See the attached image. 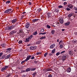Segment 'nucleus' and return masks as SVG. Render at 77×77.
Returning a JSON list of instances; mask_svg holds the SVG:
<instances>
[{
    "label": "nucleus",
    "instance_id": "f257e3e1",
    "mask_svg": "<svg viewBox=\"0 0 77 77\" xmlns=\"http://www.w3.org/2000/svg\"><path fill=\"white\" fill-rule=\"evenodd\" d=\"M32 38H33V35H31L28 38H26L25 42H29V40H30Z\"/></svg>",
    "mask_w": 77,
    "mask_h": 77
},
{
    "label": "nucleus",
    "instance_id": "f03ea898",
    "mask_svg": "<svg viewBox=\"0 0 77 77\" xmlns=\"http://www.w3.org/2000/svg\"><path fill=\"white\" fill-rule=\"evenodd\" d=\"M66 57H67V55L66 54H64L62 56L61 60H62L63 61H65V60H66Z\"/></svg>",
    "mask_w": 77,
    "mask_h": 77
},
{
    "label": "nucleus",
    "instance_id": "7ed1b4c3",
    "mask_svg": "<svg viewBox=\"0 0 77 77\" xmlns=\"http://www.w3.org/2000/svg\"><path fill=\"white\" fill-rule=\"evenodd\" d=\"M15 25H13L10 26L8 27V30H9L10 31H11V30H12L13 29L15 28Z\"/></svg>",
    "mask_w": 77,
    "mask_h": 77
},
{
    "label": "nucleus",
    "instance_id": "20e7f679",
    "mask_svg": "<svg viewBox=\"0 0 77 77\" xmlns=\"http://www.w3.org/2000/svg\"><path fill=\"white\" fill-rule=\"evenodd\" d=\"M8 68V66H5L4 67L2 68L1 69L2 71H5V70H6L7 68Z\"/></svg>",
    "mask_w": 77,
    "mask_h": 77
},
{
    "label": "nucleus",
    "instance_id": "39448f33",
    "mask_svg": "<svg viewBox=\"0 0 77 77\" xmlns=\"http://www.w3.org/2000/svg\"><path fill=\"white\" fill-rule=\"evenodd\" d=\"M37 48V47L36 46H31L30 47V49L31 50H36Z\"/></svg>",
    "mask_w": 77,
    "mask_h": 77
},
{
    "label": "nucleus",
    "instance_id": "423d86ee",
    "mask_svg": "<svg viewBox=\"0 0 77 77\" xmlns=\"http://www.w3.org/2000/svg\"><path fill=\"white\" fill-rule=\"evenodd\" d=\"M38 20H39V19H33L32 20L31 22L32 23H35L38 22Z\"/></svg>",
    "mask_w": 77,
    "mask_h": 77
},
{
    "label": "nucleus",
    "instance_id": "0eeeda50",
    "mask_svg": "<svg viewBox=\"0 0 77 77\" xmlns=\"http://www.w3.org/2000/svg\"><path fill=\"white\" fill-rule=\"evenodd\" d=\"M17 19L16 18L15 19H14L13 20H11V22L13 24H15V23L17 21Z\"/></svg>",
    "mask_w": 77,
    "mask_h": 77
},
{
    "label": "nucleus",
    "instance_id": "6e6552de",
    "mask_svg": "<svg viewBox=\"0 0 77 77\" xmlns=\"http://www.w3.org/2000/svg\"><path fill=\"white\" fill-rule=\"evenodd\" d=\"M59 21L60 23L61 24H63L64 22L63 19V18L62 17L60 18Z\"/></svg>",
    "mask_w": 77,
    "mask_h": 77
},
{
    "label": "nucleus",
    "instance_id": "1a4fd4ad",
    "mask_svg": "<svg viewBox=\"0 0 77 77\" xmlns=\"http://www.w3.org/2000/svg\"><path fill=\"white\" fill-rule=\"evenodd\" d=\"M12 50V48H8L5 49L6 51V53H10V50Z\"/></svg>",
    "mask_w": 77,
    "mask_h": 77
},
{
    "label": "nucleus",
    "instance_id": "9d476101",
    "mask_svg": "<svg viewBox=\"0 0 77 77\" xmlns=\"http://www.w3.org/2000/svg\"><path fill=\"white\" fill-rule=\"evenodd\" d=\"M12 11V9H9L7 10H6L5 11H4V13L5 14H6V13H8V12H10V11Z\"/></svg>",
    "mask_w": 77,
    "mask_h": 77
},
{
    "label": "nucleus",
    "instance_id": "9b49d317",
    "mask_svg": "<svg viewBox=\"0 0 77 77\" xmlns=\"http://www.w3.org/2000/svg\"><path fill=\"white\" fill-rule=\"evenodd\" d=\"M17 33V31L15 30H13L10 32V34L11 35H14V33Z\"/></svg>",
    "mask_w": 77,
    "mask_h": 77
},
{
    "label": "nucleus",
    "instance_id": "f8f14e48",
    "mask_svg": "<svg viewBox=\"0 0 77 77\" xmlns=\"http://www.w3.org/2000/svg\"><path fill=\"white\" fill-rule=\"evenodd\" d=\"M30 26V24L28 23H26L25 25L26 28V29H28L29 27Z\"/></svg>",
    "mask_w": 77,
    "mask_h": 77
},
{
    "label": "nucleus",
    "instance_id": "ddd939ff",
    "mask_svg": "<svg viewBox=\"0 0 77 77\" xmlns=\"http://www.w3.org/2000/svg\"><path fill=\"white\" fill-rule=\"evenodd\" d=\"M31 57V56L30 55H29L27 56V57L25 60L26 61V62H27L28 60H29V59H30V58Z\"/></svg>",
    "mask_w": 77,
    "mask_h": 77
},
{
    "label": "nucleus",
    "instance_id": "4468645a",
    "mask_svg": "<svg viewBox=\"0 0 77 77\" xmlns=\"http://www.w3.org/2000/svg\"><path fill=\"white\" fill-rule=\"evenodd\" d=\"M73 5H72V4H69L68 5V7L69 8H70V9H72V8H73Z\"/></svg>",
    "mask_w": 77,
    "mask_h": 77
},
{
    "label": "nucleus",
    "instance_id": "2eb2a0df",
    "mask_svg": "<svg viewBox=\"0 0 77 77\" xmlns=\"http://www.w3.org/2000/svg\"><path fill=\"white\" fill-rule=\"evenodd\" d=\"M47 76V77H52L53 76L51 74H50L49 73H46Z\"/></svg>",
    "mask_w": 77,
    "mask_h": 77
},
{
    "label": "nucleus",
    "instance_id": "dca6fc26",
    "mask_svg": "<svg viewBox=\"0 0 77 77\" xmlns=\"http://www.w3.org/2000/svg\"><path fill=\"white\" fill-rule=\"evenodd\" d=\"M71 71V69L70 67L68 68L67 69V72H70Z\"/></svg>",
    "mask_w": 77,
    "mask_h": 77
},
{
    "label": "nucleus",
    "instance_id": "f3484780",
    "mask_svg": "<svg viewBox=\"0 0 77 77\" xmlns=\"http://www.w3.org/2000/svg\"><path fill=\"white\" fill-rule=\"evenodd\" d=\"M70 24V22H68L64 23L65 26H69Z\"/></svg>",
    "mask_w": 77,
    "mask_h": 77
},
{
    "label": "nucleus",
    "instance_id": "a211bd4d",
    "mask_svg": "<svg viewBox=\"0 0 77 77\" xmlns=\"http://www.w3.org/2000/svg\"><path fill=\"white\" fill-rule=\"evenodd\" d=\"M48 18H50L51 17V13L49 12L48 13Z\"/></svg>",
    "mask_w": 77,
    "mask_h": 77
},
{
    "label": "nucleus",
    "instance_id": "6ab92c4d",
    "mask_svg": "<svg viewBox=\"0 0 77 77\" xmlns=\"http://www.w3.org/2000/svg\"><path fill=\"white\" fill-rule=\"evenodd\" d=\"M41 42V40H38L36 42V44L37 45L39 44Z\"/></svg>",
    "mask_w": 77,
    "mask_h": 77
},
{
    "label": "nucleus",
    "instance_id": "aec40b11",
    "mask_svg": "<svg viewBox=\"0 0 77 77\" xmlns=\"http://www.w3.org/2000/svg\"><path fill=\"white\" fill-rule=\"evenodd\" d=\"M10 3H11V0H8L6 2V5H9Z\"/></svg>",
    "mask_w": 77,
    "mask_h": 77
},
{
    "label": "nucleus",
    "instance_id": "412c9836",
    "mask_svg": "<svg viewBox=\"0 0 77 77\" xmlns=\"http://www.w3.org/2000/svg\"><path fill=\"white\" fill-rule=\"evenodd\" d=\"M54 33H55V30L54 29H52L51 31V33L52 35H54Z\"/></svg>",
    "mask_w": 77,
    "mask_h": 77
},
{
    "label": "nucleus",
    "instance_id": "4be33fe9",
    "mask_svg": "<svg viewBox=\"0 0 77 77\" xmlns=\"http://www.w3.org/2000/svg\"><path fill=\"white\" fill-rule=\"evenodd\" d=\"M55 47V45L54 44H52L51 46H50V48H54Z\"/></svg>",
    "mask_w": 77,
    "mask_h": 77
},
{
    "label": "nucleus",
    "instance_id": "5701e85b",
    "mask_svg": "<svg viewBox=\"0 0 77 77\" xmlns=\"http://www.w3.org/2000/svg\"><path fill=\"white\" fill-rule=\"evenodd\" d=\"M32 75H33V77H35V76H36V75H37V73H36V72H34L33 74H32Z\"/></svg>",
    "mask_w": 77,
    "mask_h": 77
},
{
    "label": "nucleus",
    "instance_id": "b1692460",
    "mask_svg": "<svg viewBox=\"0 0 77 77\" xmlns=\"http://www.w3.org/2000/svg\"><path fill=\"white\" fill-rule=\"evenodd\" d=\"M10 56L11 55H10V54L8 55L5 57V59H9V58L10 57Z\"/></svg>",
    "mask_w": 77,
    "mask_h": 77
},
{
    "label": "nucleus",
    "instance_id": "393cba45",
    "mask_svg": "<svg viewBox=\"0 0 77 77\" xmlns=\"http://www.w3.org/2000/svg\"><path fill=\"white\" fill-rule=\"evenodd\" d=\"M47 71H52V69L48 68L46 69Z\"/></svg>",
    "mask_w": 77,
    "mask_h": 77
},
{
    "label": "nucleus",
    "instance_id": "a878e982",
    "mask_svg": "<svg viewBox=\"0 0 77 77\" xmlns=\"http://www.w3.org/2000/svg\"><path fill=\"white\" fill-rule=\"evenodd\" d=\"M38 34V32H37V31H35L33 33V35H36Z\"/></svg>",
    "mask_w": 77,
    "mask_h": 77
},
{
    "label": "nucleus",
    "instance_id": "bb28decb",
    "mask_svg": "<svg viewBox=\"0 0 77 77\" xmlns=\"http://www.w3.org/2000/svg\"><path fill=\"white\" fill-rule=\"evenodd\" d=\"M72 15H73V14H72V13H70V14H69L68 15V17H69V18H70V17H71L72 16Z\"/></svg>",
    "mask_w": 77,
    "mask_h": 77
},
{
    "label": "nucleus",
    "instance_id": "cd10ccee",
    "mask_svg": "<svg viewBox=\"0 0 77 77\" xmlns=\"http://www.w3.org/2000/svg\"><path fill=\"white\" fill-rule=\"evenodd\" d=\"M1 46L3 48H5V46H6V45L5 43L2 44L1 45Z\"/></svg>",
    "mask_w": 77,
    "mask_h": 77
},
{
    "label": "nucleus",
    "instance_id": "c85d7f7f",
    "mask_svg": "<svg viewBox=\"0 0 77 77\" xmlns=\"http://www.w3.org/2000/svg\"><path fill=\"white\" fill-rule=\"evenodd\" d=\"M30 70H31L30 68H29L27 69H26V71L27 72H28V71H30Z\"/></svg>",
    "mask_w": 77,
    "mask_h": 77
},
{
    "label": "nucleus",
    "instance_id": "c756f323",
    "mask_svg": "<svg viewBox=\"0 0 77 77\" xmlns=\"http://www.w3.org/2000/svg\"><path fill=\"white\" fill-rule=\"evenodd\" d=\"M46 38V36H42L40 38V39L42 40V39H45Z\"/></svg>",
    "mask_w": 77,
    "mask_h": 77
},
{
    "label": "nucleus",
    "instance_id": "7c9ffc66",
    "mask_svg": "<svg viewBox=\"0 0 77 77\" xmlns=\"http://www.w3.org/2000/svg\"><path fill=\"white\" fill-rule=\"evenodd\" d=\"M63 43V41L61 40L59 42V45H60L61 44H62Z\"/></svg>",
    "mask_w": 77,
    "mask_h": 77
},
{
    "label": "nucleus",
    "instance_id": "2f4dec72",
    "mask_svg": "<svg viewBox=\"0 0 77 77\" xmlns=\"http://www.w3.org/2000/svg\"><path fill=\"white\" fill-rule=\"evenodd\" d=\"M56 51V49H54L52 51V53L53 54H54L55 53V51Z\"/></svg>",
    "mask_w": 77,
    "mask_h": 77
},
{
    "label": "nucleus",
    "instance_id": "473e14b6",
    "mask_svg": "<svg viewBox=\"0 0 77 77\" xmlns=\"http://www.w3.org/2000/svg\"><path fill=\"white\" fill-rule=\"evenodd\" d=\"M46 27L48 29H50L51 28V26H50L48 24L47 25Z\"/></svg>",
    "mask_w": 77,
    "mask_h": 77
},
{
    "label": "nucleus",
    "instance_id": "72a5a7b5",
    "mask_svg": "<svg viewBox=\"0 0 77 77\" xmlns=\"http://www.w3.org/2000/svg\"><path fill=\"white\" fill-rule=\"evenodd\" d=\"M72 43H73V44H75L76 42H77V40H73L72 41Z\"/></svg>",
    "mask_w": 77,
    "mask_h": 77
},
{
    "label": "nucleus",
    "instance_id": "f704fd0d",
    "mask_svg": "<svg viewBox=\"0 0 77 77\" xmlns=\"http://www.w3.org/2000/svg\"><path fill=\"white\" fill-rule=\"evenodd\" d=\"M72 51H69V55H72Z\"/></svg>",
    "mask_w": 77,
    "mask_h": 77
},
{
    "label": "nucleus",
    "instance_id": "c9c22d12",
    "mask_svg": "<svg viewBox=\"0 0 77 77\" xmlns=\"http://www.w3.org/2000/svg\"><path fill=\"white\" fill-rule=\"evenodd\" d=\"M40 31L41 33H42V32H44V29H41Z\"/></svg>",
    "mask_w": 77,
    "mask_h": 77
},
{
    "label": "nucleus",
    "instance_id": "e433bc0d",
    "mask_svg": "<svg viewBox=\"0 0 77 77\" xmlns=\"http://www.w3.org/2000/svg\"><path fill=\"white\" fill-rule=\"evenodd\" d=\"M60 48L61 49L63 48V45L62 44L60 45Z\"/></svg>",
    "mask_w": 77,
    "mask_h": 77
},
{
    "label": "nucleus",
    "instance_id": "4c0bfd02",
    "mask_svg": "<svg viewBox=\"0 0 77 77\" xmlns=\"http://www.w3.org/2000/svg\"><path fill=\"white\" fill-rule=\"evenodd\" d=\"M25 62H27L26 60L22 61L21 62V64H23V63H24Z\"/></svg>",
    "mask_w": 77,
    "mask_h": 77
},
{
    "label": "nucleus",
    "instance_id": "58836bf2",
    "mask_svg": "<svg viewBox=\"0 0 77 77\" xmlns=\"http://www.w3.org/2000/svg\"><path fill=\"white\" fill-rule=\"evenodd\" d=\"M19 31V33H23V30L22 29H20Z\"/></svg>",
    "mask_w": 77,
    "mask_h": 77
},
{
    "label": "nucleus",
    "instance_id": "ea45409f",
    "mask_svg": "<svg viewBox=\"0 0 77 77\" xmlns=\"http://www.w3.org/2000/svg\"><path fill=\"white\" fill-rule=\"evenodd\" d=\"M35 69H36V68H32L31 69V70L32 71H35Z\"/></svg>",
    "mask_w": 77,
    "mask_h": 77
},
{
    "label": "nucleus",
    "instance_id": "a19ab883",
    "mask_svg": "<svg viewBox=\"0 0 77 77\" xmlns=\"http://www.w3.org/2000/svg\"><path fill=\"white\" fill-rule=\"evenodd\" d=\"M73 9L75 11H77V7H75Z\"/></svg>",
    "mask_w": 77,
    "mask_h": 77
},
{
    "label": "nucleus",
    "instance_id": "79ce46f5",
    "mask_svg": "<svg viewBox=\"0 0 77 77\" xmlns=\"http://www.w3.org/2000/svg\"><path fill=\"white\" fill-rule=\"evenodd\" d=\"M5 57V55H3L2 56L1 59H4Z\"/></svg>",
    "mask_w": 77,
    "mask_h": 77
},
{
    "label": "nucleus",
    "instance_id": "37998d69",
    "mask_svg": "<svg viewBox=\"0 0 77 77\" xmlns=\"http://www.w3.org/2000/svg\"><path fill=\"white\" fill-rule=\"evenodd\" d=\"M22 42L23 41H22V40H20L19 42V44H22Z\"/></svg>",
    "mask_w": 77,
    "mask_h": 77
},
{
    "label": "nucleus",
    "instance_id": "c03bdc74",
    "mask_svg": "<svg viewBox=\"0 0 77 77\" xmlns=\"http://www.w3.org/2000/svg\"><path fill=\"white\" fill-rule=\"evenodd\" d=\"M66 11H70L71 9H70V8H69L68 7L66 8Z\"/></svg>",
    "mask_w": 77,
    "mask_h": 77
},
{
    "label": "nucleus",
    "instance_id": "a18cd8bd",
    "mask_svg": "<svg viewBox=\"0 0 77 77\" xmlns=\"http://www.w3.org/2000/svg\"><path fill=\"white\" fill-rule=\"evenodd\" d=\"M47 54H48V53H47V52L45 53L44 55V57H46V56H47Z\"/></svg>",
    "mask_w": 77,
    "mask_h": 77
},
{
    "label": "nucleus",
    "instance_id": "49530a36",
    "mask_svg": "<svg viewBox=\"0 0 77 77\" xmlns=\"http://www.w3.org/2000/svg\"><path fill=\"white\" fill-rule=\"evenodd\" d=\"M63 6L62 5H59L58 6V8H62Z\"/></svg>",
    "mask_w": 77,
    "mask_h": 77
},
{
    "label": "nucleus",
    "instance_id": "de8ad7c7",
    "mask_svg": "<svg viewBox=\"0 0 77 77\" xmlns=\"http://www.w3.org/2000/svg\"><path fill=\"white\" fill-rule=\"evenodd\" d=\"M41 54V52H37L36 54L37 55H40Z\"/></svg>",
    "mask_w": 77,
    "mask_h": 77
},
{
    "label": "nucleus",
    "instance_id": "09e8293b",
    "mask_svg": "<svg viewBox=\"0 0 77 77\" xmlns=\"http://www.w3.org/2000/svg\"><path fill=\"white\" fill-rule=\"evenodd\" d=\"M3 54V53L2 52H1L0 53V57H1L2 56Z\"/></svg>",
    "mask_w": 77,
    "mask_h": 77
},
{
    "label": "nucleus",
    "instance_id": "8fccbe9b",
    "mask_svg": "<svg viewBox=\"0 0 77 77\" xmlns=\"http://www.w3.org/2000/svg\"><path fill=\"white\" fill-rule=\"evenodd\" d=\"M59 54H60V52H58L56 54L57 56H58V55H59Z\"/></svg>",
    "mask_w": 77,
    "mask_h": 77
},
{
    "label": "nucleus",
    "instance_id": "3c124183",
    "mask_svg": "<svg viewBox=\"0 0 77 77\" xmlns=\"http://www.w3.org/2000/svg\"><path fill=\"white\" fill-rule=\"evenodd\" d=\"M7 76L8 77H10V76H11V74H8Z\"/></svg>",
    "mask_w": 77,
    "mask_h": 77
},
{
    "label": "nucleus",
    "instance_id": "603ef678",
    "mask_svg": "<svg viewBox=\"0 0 77 77\" xmlns=\"http://www.w3.org/2000/svg\"><path fill=\"white\" fill-rule=\"evenodd\" d=\"M56 25H57V26H59V23L57 22V24H56Z\"/></svg>",
    "mask_w": 77,
    "mask_h": 77
},
{
    "label": "nucleus",
    "instance_id": "864d4df0",
    "mask_svg": "<svg viewBox=\"0 0 77 77\" xmlns=\"http://www.w3.org/2000/svg\"><path fill=\"white\" fill-rule=\"evenodd\" d=\"M65 53V51H63L61 52V54H62V53Z\"/></svg>",
    "mask_w": 77,
    "mask_h": 77
},
{
    "label": "nucleus",
    "instance_id": "5fc2aeb1",
    "mask_svg": "<svg viewBox=\"0 0 77 77\" xmlns=\"http://www.w3.org/2000/svg\"><path fill=\"white\" fill-rule=\"evenodd\" d=\"M35 59V57L34 56H33L31 58V59Z\"/></svg>",
    "mask_w": 77,
    "mask_h": 77
},
{
    "label": "nucleus",
    "instance_id": "6e6d98bb",
    "mask_svg": "<svg viewBox=\"0 0 77 77\" xmlns=\"http://www.w3.org/2000/svg\"><path fill=\"white\" fill-rule=\"evenodd\" d=\"M46 33H47L46 32H44L43 33H42L43 35H45V34H46Z\"/></svg>",
    "mask_w": 77,
    "mask_h": 77
},
{
    "label": "nucleus",
    "instance_id": "4d7b16f0",
    "mask_svg": "<svg viewBox=\"0 0 77 77\" xmlns=\"http://www.w3.org/2000/svg\"><path fill=\"white\" fill-rule=\"evenodd\" d=\"M67 4V3H66V2H65L64 3V5H66Z\"/></svg>",
    "mask_w": 77,
    "mask_h": 77
},
{
    "label": "nucleus",
    "instance_id": "13d9d810",
    "mask_svg": "<svg viewBox=\"0 0 77 77\" xmlns=\"http://www.w3.org/2000/svg\"><path fill=\"white\" fill-rule=\"evenodd\" d=\"M29 5H32V3L30 2H29Z\"/></svg>",
    "mask_w": 77,
    "mask_h": 77
},
{
    "label": "nucleus",
    "instance_id": "bf43d9fd",
    "mask_svg": "<svg viewBox=\"0 0 77 77\" xmlns=\"http://www.w3.org/2000/svg\"><path fill=\"white\" fill-rule=\"evenodd\" d=\"M23 15L25 14H26V12H23Z\"/></svg>",
    "mask_w": 77,
    "mask_h": 77
},
{
    "label": "nucleus",
    "instance_id": "052dcab7",
    "mask_svg": "<svg viewBox=\"0 0 77 77\" xmlns=\"http://www.w3.org/2000/svg\"><path fill=\"white\" fill-rule=\"evenodd\" d=\"M62 32H63V31H65V29H62Z\"/></svg>",
    "mask_w": 77,
    "mask_h": 77
},
{
    "label": "nucleus",
    "instance_id": "680f3d73",
    "mask_svg": "<svg viewBox=\"0 0 77 77\" xmlns=\"http://www.w3.org/2000/svg\"><path fill=\"white\" fill-rule=\"evenodd\" d=\"M75 35L76 36H77V32H76L75 33Z\"/></svg>",
    "mask_w": 77,
    "mask_h": 77
},
{
    "label": "nucleus",
    "instance_id": "e2e57ef3",
    "mask_svg": "<svg viewBox=\"0 0 77 77\" xmlns=\"http://www.w3.org/2000/svg\"><path fill=\"white\" fill-rule=\"evenodd\" d=\"M24 15H22L21 16V18H24Z\"/></svg>",
    "mask_w": 77,
    "mask_h": 77
},
{
    "label": "nucleus",
    "instance_id": "0e129e2a",
    "mask_svg": "<svg viewBox=\"0 0 77 77\" xmlns=\"http://www.w3.org/2000/svg\"><path fill=\"white\" fill-rule=\"evenodd\" d=\"M34 62V63H37V61H35Z\"/></svg>",
    "mask_w": 77,
    "mask_h": 77
},
{
    "label": "nucleus",
    "instance_id": "69168bd1",
    "mask_svg": "<svg viewBox=\"0 0 77 77\" xmlns=\"http://www.w3.org/2000/svg\"><path fill=\"white\" fill-rule=\"evenodd\" d=\"M14 77H18V75H15L14 76Z\"/></svg>",
    "mask_w": 77,
    "mask_h": 77
},
{
    "label": "nucleus",
    "instance_id": "338daca9",
    "mask_svg": "<svg viewBox=\"0 0 77 77\" xmlns=\"http://www.w3.org/2000/svg\"><path fill=\"white\" fill-rule=\"evenodd\" d=\"M59 39H57V42H59Z\"/></svg>",
    "mask_w": 77,
    "mask_h": 77
},
{
    "label": "nucleus",
    "instance_id": "774afa93",
    "mask_svg": "<svg viewBox=\"0 0 77 77\" xmlns=\"http://www.w3.org/2000/svg\"><path fill=\"white\" fill-rule=\"evenodd\" d=\"M52 55V53H50L49 54V55H50V56H51Z\"/></svg>",
    "mask_w": 77,
    "mask_h": 77
}]
</instances>
